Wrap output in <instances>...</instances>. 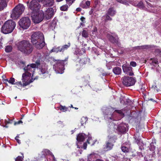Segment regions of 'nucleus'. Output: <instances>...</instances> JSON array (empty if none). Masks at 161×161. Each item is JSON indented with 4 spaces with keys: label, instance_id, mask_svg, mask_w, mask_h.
Returning a JSON list of instances; mask_svg holds the SVG:
<instances>
[{
    "label": "nucleus",
    "instance_id": "obj_44",
    "mask_svg": "<svg viewBox=\"0 0 161 161\" xmlns=\"http://www.w3.org/2000/svg\"><path fill=\"white\" fill-rule=\"evenodd\" d=\"M60 109V110H62L63 112H65L67 111L68 108L65 106L61 105Z\"/></svg>",
    "mask_w": 161,
    "mask_h": 161
},
{
    "label": "nucleus",
    "instance_id": "obj_34",
    "mask_svg": "<svg viewBox=\"0 0 161 161\" xmlns=\"http://www.w3.org/2000/svg\"><path fill=\"white\" fill-rule=\"evenodd\" d=\"M87 121V119L86 117H83L81 118L80 123L81 124V126H83L85 124L86 122Z\"/></svg>",
    "mask_w": 161,
    "mask_h": 161
},
{
    "label": "nucleus",
    "instance_id": "obj_63",
    "mask_svg": "<svg viewBox=\"0 0 161 161\" xmlns=\"http://www.w3.org/2000/svg\"><path fill=\"white\" fill-rule=\"evenodd\" d=\"M155 87H156V86H152V88H153L154 89H155Z\"/></svg>",
    "mask_w": 161,
    "mask_h": 161
},
{
    "label": "nucleus",
    "instance_id": "obj_59",
    "mask_svg": "<svg viewBox=\"0 0 161 161\" xmlns=\"http://www.w3.org/2000/svg\"><path fill=\"white\" fill-rule=\"evenodd\" d=\"M97 30V29L96 28H94V30H93V31L92 33L93 34H94V33H95L96 32Z\"/></svg>",
    "mask_w": 161,
    "mask_h": 161
},
{
    "label": "nucleus",
    "instance_id": "obj_64",
    "mask_svg": "<svg viewBox=\"0 0 161 161\" xmlns=\"http://www.w3.org/2000/svg\"><path fill=\"white\" fill-rule=\"evenodd\" d=\"M63 0H56V1L58 2H59Z\"/></svg>",
    "mask_w": 161,
    "mask_h": 161
},
{
    "label": "nucleus",
    "instance_id": "obj_22",
    "mask_svg": "<svg viewBox=\"0 0 161 161\" xmlns=\"http://www.w3.org/2000/svg\"><path fill=\"white\" fill-rule=\"evenodd\" d=\"M44 47V48L47 49L44 41V36L41 33V49Z\"/></svg>",
    "mask_w": 161,
    "mask_h": 161
},
{
    "label": "nucleus",
    "instance_id": "obj_48",
    "mask_svg": "<svg viewBox=\"0 0 161 161\" xmlns=\"http://www.w3.org/2000/svg\"><path fill=\"white\" fill-rule=\"evenodd\" d=\"M140 46H137L136 47H135L136 48V49H137L138 48L140 47ZM141 47H142L143 48H149L150 47V46L148 45H145V46H141Z\"/></svg>",
    "mask_w": 161,
    "mask_h": 161
},
{
    "label": "nucleus",
    "instance_id": "obj_38",
    "mask_svg": "<svg viewBox=\"0 0 161 161\" xmlns=\"http://www.w3.org/2000/svg\"><path fill=\"white\" fill-rule=\"evenodd\" d=\"M12 49V47L10 46H7L6 47L5 51L7 53L10 52Z\"/></svg>",
    "mask_w": 161,
    "mask_h": 161
},
{
    "label": "nucleus",
    "instance_id": "obj_61",
    "mask_svg": "<svg viewBox=\"0 0 161 161\" xmlns=\"http://www.w3.org/2000/svg\"><path fill=\"white\" fill-rule=\"evenodd\" d=\"M96 161H103L102 159H97Z\"/></svg>",
    "mask_w": 161,
    "mask_h": 161
},
{
    "label": "nucleus",
    "instance_id": "obj_19",
    "mask_svg": "<svg viewBox=\"0 0 161 161\" xmlns=\"http://www.w3.org/2000/svg\"><path fill=\"white\" fill-rule=\"evenodd\" d=\"M47 66L45 63H42L41 65V73L42 74L47 73Z\"/></svg>",
    "mask_w": 161,
    "mask_h": 161
},
{
    "label": "nucleus",
    "instance_id": "obj_50",
    "mask_svg": "<svg viewBox=\"0 0 161 161\" xmlns=\"http://www.w3.org/2000/svg\"><path fill=\"white\" fill-rule=\"evenodd\" d=\"M23 123V122L21 120H19L17 122H14V125H19L20 124H22Z\"/></svg>",
    "mask_w": 161,
    "mask_h": 161
},
{
    "label": "nucleus",
    "instance_id": "obj_52",
    "mask_svg": "<svg viewBox=\"0 0 161 161\" xmlns=\"http://www.w3.org/2000/svg\"><path fill=\"white\" fill-rule=\"evenodd\" d=\"M14 84L18 86L20 85L23 86V84H22L21 81L16 82L15 83H14Z\"/></svg>",
    "mask_w": 161,
    "mask_h": 161
},
{
    "label": "nucleus",
    "instance_id": "obj_49",
    "mask_svg": "<svg viewBox=\"0 0 161 161\" xmlns=\"http://www.w3.org/2000/svg\"><path fill=\"white\" fill-rule=\"evenodd\" d=\"M8 120L7 121L6 120H5V124H12L13 122V120H10L9 119H8Z\"/></svg>",
    "mask_w": 161,
    "mask_h": 161
},
{
    "label": "nucleus",
    "instance_id": "obj_15",
    "mask_svg": "<svg viewBox=\"0 0 161 161\" xmlns=\"http://www.w3.org/2000/svg\"><path fill=\"white\" fill-rule=\"evenodd\" d=\"M122 68L123 71L125 73L130 76L133 75L134 73L132 70V68L128 64H124L122 65Z\"/></svg>",
    "mask_w": 161,
    "mask_h": 161
},
{
    "label": "nucleus",
    "instance_id": "obj_39",
    "mask_svg": "<svg viewBox=\"0 0 161 161\" xmlns=\"http://www.w3.org/2000/svg\"><path fill=\"white\" fill-rule=\"evenodd\" d=\"M149 147L150 151H152L153 153H154V151L155 149V147L153 145V143H151L150 144V145Z\"/></svg>",
    "mask_w": 161,
    "mask_h": 161
},
{
    "label": "nucleus",
    "instance_id": "obj_32",
    "mask_svg": "<svg viewBox=\"0 0 161 161\" xmlns=\"http://www.w3.org/2000/svg\"><path fill=\"white\" fill-rule=\"evenodd\" d=\"M70 43H69L68 44L65 45L62 47H60V51H61V52H63L64 50L67 49L70 46Z\"/></svg>",
    "mask_w": 161,
    "mask_h": 161
},
{
    "label": "nucleus",
    "instance_id": "obj_31",
    "mask_svg": "<svg viewBox=\"0 0 161 161\" xmlns=\"http://www.w3.org/2000/svg\"><path fill=\"white\" fill-rule=\"evenodd\" d=\"M108 38L112 42H116V40L115 37L110 34H108L107 36Z\"/></svg>",
    "mask_w": 161,
    "mask_h": 161
},
{
    "label": "nucleus",
    "instance_id": "obj_35",
    "mask_svg": "<svg viewBox=\"0 0 161 161\" xmlns=\"http://www.w3.org/2000/svg\"><path fill=\"white\" fill-rule=\"evenodd\" d=\"M121 149L122 151L124 153H127L129 151V147L125 146H122L121 147Z\"/></svg>",
    "mask_w": 161,
    "mask_h": 161
},
{
    "label": "nucleus",
    "instance_id": "obj_62",
    "mask_svg": "<svg viewBox=\"0 0 161 161\" xmlns=\"http://www.w3.org/2000/svg\"><path fill=\"white\" fill-rule=\"evenodd\" d=\"M2 43H1V42H0V48H2Z\"/></svg>",
    "mask_w": 161,
    "mask_h": 161
},
{
    "label": "nucleus",
    "instance_id": "obj_41",
    "mask_svg": "<svg viewBox=\"0 0 161 161\" xmlns=\"http://www.w3.org/2000/svg\"><path fill=\"white\" fill-rule=\"evenodd\" d=\"M56 26V23L55 22H53L50 25V29L52 30L54 29Z\"/></svg>",
    "mask_w": 161,
    "mask_h": 161
},
{
    "label": "nucleus",
    "instance_id": "obj_17",
    "mask_svg": "<svg viewBox=\"0 0 161 161\" xmlns=\"http://www.w3.org/2000/svg\"><path fill=\"white\" fill-rule=\"evenodd\" d=\"M40 12L32 13L31 17L32 21L35 23H39L40 22Z\"/></svg>",
    "mask_w": 161,
    "mask_h": 161
},
{
    "label": "nucleus",
    "instance_id": "obj_6",
    "mask_svg": "<svg viewBox=\"0 0 161 161\" xmlns=\"http://www.w3.org/2000/svg\"><path fill=\"white\" fill-rule=\"evenodd\" d=\"M40 32H34L31 37V42L36 48L40 49Z\"/></svg>",
    "mask_w": 161,
    "mask_h": 161
},
{
    "label": "nucleus",
    "instance_id": "obj_37",
    "mask_svg": "<svg viewBox=\"0 0 161 161\" xmlns=\"http://www.w3.org/2000/svg\"><path fill=\"white\" fill-rule=\"evenodd\" d=\"M82 35L84 37H87L88 36V32L85 30H83L82 33Z\"/></svg>",
    "mask_w": 161,
    "mask_h": 161
},
{
    "label": "nucleus",
    "instance_id": "obj_4",
    "mask_svg": "<svg viewBox=\"0 0 161 161\" xmlns=\"http://www.w3.org/2000/svg\"><path fill=\"white\" fill-rule=\"evenodd\" d=\"M25 8L22 4H19L13 10L11 14V17L13 19L19 18L24 12Z\"/></svg>",
    "mask_w": 161,
    "mask_h": 161
},
{
    "label": "nucleus",
    "instance_id": "obj_20",
    "mask_svg": "<svg viewBox=\"0 0 161 161\" xmlns=\"http://www.w3.org/2000/svg\"><path fill=\"white\" fill-rule=\"evenodd\" d=\"M47 155H50L53 157L54 160L55 159V158L54 157V156L53 155L52 153L48 149H44L42 151V157H43Z\"/></svg>",
    "mask_w": 161,
    "mask_h": 161
},
{
    "label": "nucleus",
    "instance_id": "obj_25",
    "mask_svg": "<svg viewBox=\"0 0 161 161\" xmlns=\"http://www.w3.org/2000/svg\"><path fill=\"white\" fill-rule=\"evenodd\" d=\"M116 13V11L113 8H110L108 10L107 14L111 16H114Z\"/></svg>",
    "mask_w": 161,
    "mask_h": 161
},
{
    "label": "nucleus",
    "instance_id": "obj_46",
    "mask_svg": "<svg viewBox=\"0 0 161 161\" xmlns=\"http://www.w3.org/2000/svg\"><path fill=\"white\" fill-rule=\"evenodd\" d=\"M86 58H82L80 60V63L81 64H85L86 62Z\"/></svg>",
    "mask_w": 161,
    "mask_h": 161
},
{
    "label": "nucleus",
    "instance_id": "obj_45",
    "mask_svg": "<svg viewBox=\"0 0 161 161\" xmlns=\"http://www.w3.org/2000/svg\"><path fill=\"white\" fill-rule=\"evenodd\" d=\"M136 63L134 61H131L130 63V65L133 67H136Z\"/></svg>",
    "mask_w": 161,
    "mask_h": 161
},
{
    "label": "nucleus",
    "instance_id": "obj_42",
    "mask_svg": "<svg viewBox=\"0 0 161 161\" xmlns=\"http://www.w3.org/2000/svg\"><path fill=\"white\" fill-rule=\"evenodd\" d=\"M90 5V2L89 1H87L86 2V5L82 6L81 7L83 8H89Z\"/></svg>",
    "mask_w": 161,
    "mask_h": 161
},
{
    "label": "nucleus",
    "instance_id": "obj_43",
    "mask_svg": "<svg viewBox=\"0 0 161 161\" xmlns=\"http://www.w3.org/2000/svg\"><path fill=\"white\" fill-rule=\"evenodd\" d=\"M75 1V0H66L67 4L69 6H70Z\"/></svg>",
    "mask_w": 161,
    "mask_h": 161
},
{
    "label": "nucleus",
    "instance_id": "obj_30",
    "mask_svg": "<svg viewBox=\"0 0 161 161\" xmlns=\"http://www.w3.org/2000/svg\"><path fill=\"white\" fill-rule=\"evenodd\" d=\"M85 49L84 48L81 49V50H80V49H76L75 53L76 54V55L77 54H82L83 53H85Z\"/></svg>",
    "mask_w": 161,
    "mask_h": 161
},
{
    "label": "nucleus",
    "instance_id": "obj_21",
    "mask_svg": "<svg viewBox=\"0 0 161 161\" xmlns=\"http://www.w3.org/2000/svg\"><path fill=\"white\" fill-rule=\"evenodd\" d=\"M121 69L118 67H115L113 69V72L115 75H119L121 73Z\"/></svg>",
    "mask_w": 161,
    "mask_h": 161
},
{
    "label": "nucleus",
    "instance_id": "obj_36",
    "mask_svg": "<svg viewBox=\"0 0 161 161\" xmlns=\"http://www.w3.org/2000/svg\"><path fill=\"white\" fill-rule=\"evenodd\" d=\"M103 19L105 22L108 20H112L111 18L107 14V15L104 16L103 17Z\"/></svg>",
    "mask_w": 161,
    "mask_h": 161
},
{
    "label": "nucleus",
    "instance_id": "obj_23",
    "mask_svg": "<svg viewBox=\"0 0 161 161\" xmlns=\"http://www.w3.org/2000/svg\"><path fill=\"white\" fill-rule=\"evenodd\" d=\"M131 4L134 6L143 9L144 8V5L142 1H140L137 4L132 3L131 1Z\"/></svg>",
    "mask_w": 161,
    "mask_h": 161
},
{
    "label": "nucleus",
    "instance_id": "obj_5",
    "mask_svg": "<svg viewBox=\"0 0 161 161\" xmlns=\"http://www.w3.org/2000/svg\"><path fill=\"white\" fill-rule=\"evenodd\" d=\"M40 0H32L30 3L29 1L27 2L28 9L31 10L32 13L40 12Z\"/></svg>",
    "mask_w": 161,
    "mask_h": 161
},
{
    "label": "nucleus",
    "instance_id": "obj_13",
    "mask_svg": "<svg viewBox=\"0 0 161 161\" xmlns=\"http://www.w3.org/2000/svg\"><path fill=\"white\" fill-rule=\"evenodd\" d=\"M31 76V74L30 73H26L25 72L23 74L21 80L23 83V86H26L33 82L32 79L29 80Z\"/></svg>",
    "mask_w": 161,
    "mask_h": 161
},
{
    "label": "nucleus",
    "instance_id": "obj_3",
    "mask_svg": "<svg viewBox=\"0 0 161 161\" xmlns=\"http://www.w3.org/2000/svg\"><path fill=\"white\" fill-rule=\"evenodd\" d=\"M106 111L107 113V114L105 115L104 117L105 119L108 121H109L110 120H112L114 119L115 112H116L119 114L121 118H123L124 116V115L123 112V109L115 110L114 111V109L113 108H111L107 109Z\"/></svg>",
    "mask_w": 161,
    "mask_h": 161
},
{
    "label": "nucleus",
    "instance_id": "obj_11",
    "mask_svg": "<svg viewBox=\"0 0 161 161\" xmlns=\"http://www.w3.org/2000/svg\"><path fill=\"white\" fill-rule=\"evenodd\" d=\"M54 14V10L52 8H48L42 14L41 13V21L43 19L46 20L50 19Z\"/></svg>",
    "mask_w": 161,
    "mask_h": 161
},
{
    "label": "nucleus",
    "instance_id": "obj_2",
    "mask_svg": "<svg viewBox=\"0 0 161 161\" xmlns=\"http://www.w3.org/2000/svg\"><path fill=\"white\" fill-rule=\"evenodd\" d=\"M16 24L12 20H10L5 22L1 28V31L5 34L12 32L15 27Z\"/></svg>",
    "mask_w": 161,
    "mask_h": 161
},
{
    "label": "nucleus",
    "instance_id": "obj_18",
    "mask_svg": "<svg viewBox=\"0 0 161 161\" xmlns=\"http://www.w3.org/2000/svg\"><path fill=\"white\" fill-rule=\"evenodd\" d=\"M41 3L43 4V7H50L53 4V0H41Z\"/></svg>",
    "mask_w": 161,
    "mask_h": 161
},
{
    "label": "nucleus",
    "instance_id": "obj_16",
    "mask_svg": "<svg viewBox=\"0 0 161 161\" xmlns=\"http://www.w3.org/2000/svg\"><path fill=\"white\" fill-rule=\"evenodd\" d=\"M109 129L108 130L109 135L108 136V141L112 143H114L115 142L116 140L117 139V136L114 134H112L115 132H114L110 129V127L109 126Z\"/></svg>",
    "mask_w": 161,
    "mask_h": 161
},
{
    "label": "nucleus",
    "instance_id": "obj_8",
    "mask_svg": "<svg viewBox=\"0 0 161 161\" xmlns=\"http://www.w3.org/2000/svg\"><path fill=\"white\" fill-rule=\"evenodd\" d=\"M36 63V64H28L23 69L25 72L30 73L31 74V75H32V79H33V76L36 68H38L40 64V60H37Z\"/></svg>",
    "mask_w": 161,
    "mask_h": 161
},
{
    "label": "nucleus",
    "instance_id": "obj_58",
    "mask_svg": "<svg viewBox=\"0 0 161 161\" xmlns=\"http://www.w3.org/2000/svg\"><path fill=\"white\" fill-rule=\"evenodd\" d=\"M85 18L83 17H81L80 19L81 20V21L83 22L85 21Z\"/></svg>",
    "mask_w": 161,
    "mask_h": 161
},
{
    "label": "nucleus",
    "instance_id": "obj_53",
    "mask_svg": "<svg viewBox=\"0 0 161 161\" xmlns=\"http://www.w3.org/2000/svg\"><path fill=\"white\" fill-rule=\"evenodd\" d=\"M93 156V155L90 154L89 156L88 157V161H91L90 159H91V158Z\"/></svg>",
    "mask_w": 161,
    "mask_h": 161
},
{
    "label": "nucleus",
    "instance_id": "obj_51",
    "mask_svg": "<svg viewBox=\"0 0 161 161\" xmlns=\"http://www.w3.org/2000/svg\"><path fill=\"white\" fill-rule=\"evenodd\" d=\"M158 61L157 59H153L152 61V63H154L155 64H158Z\"/></svg>",
    "mask_w": 161,
    "mask_h": 161
},
{
    "label": "nucleus",
    "instance_id": "obj_40",
    "mask_svg": "<svg viewBox=\"0 0 161 161\" xmlns=\"http://www.w3.org/2000/svg\"><path fill=\"white\" fill-rule=\"evenodd\" d=\"M68 4H65L63 5L60 7V10L62 11H65L67 10L68 8Z\"/></svg>",
    "mask_w": 161,
    "mask_h": 161
},
{
    "label": "nucleus",
    "instance_id": "obj_10",
    "mask_svg": "<svg viewBox=\"0 0 161 161\" xmlns=\"http://www.w3.org/2000/svg\"><path fill=\"white\" fill-rule=\"evenodd\" d=\"M65 61L59 60L56 64L53 66V68L57 74H62L63 73L64 68V62Z\"/></svg>",
    "mask_w": 161,
    "mask_h": 161
},
{
    "label": "nucleus",
    "instance_id": "obj_56",
    "mask_svg": "<svg viewBox=\"0 0 161 161\" xmlns=\"http://www.w3.org/2000/svg\"><path fill=\"white\" fill-rule=\"evenodd\" d=\"M83 148L84 149H86L87 147V144L86 143H83Z\"/></svg>",
    "mask_w": 161,
    "mask_h": 161
},
{
    "label": "nucleus",
    "instance_id": "obj_1",
    "mask_svg": "<svg viewBox=\"0 0 161 161\" xmlns=\"http://www.w3.org/2000/svg\"><path fill=\"white\" fill-rule=\"evenodd\" d=\"M15 45L18 50L26 55L31 53L34 49L33 45L29 41L26 40L16 42Z\"/></svg>",
    "mask_w": 161,
    "mask_h": 161
},
{
    "label": "nucleus",
    "instance_id": "obj_47",
    "mask_svg": "<svg viewBox=\"0 0 161 161\" xmlns=\"http://www.w3.org/2000/svg\"><path fill=\"white\" fill-rule=\"evenodd\" d=\"M23 158L21 156H18L15 159V161H23Z\"/></svg>",
    "mask_w": 161,
    "mask_h": 161
},
{
    "label": "nucleus",
    "instance_id": "obj_60",
    "mask_svg": "<svg viewBox=\"0 0 161 161\" xmlns=\"http://www.w3.org/2000/svg\"><path fill=\"white\" fill-rule=\"evenodd\" d=\"M81 10V9L80 8H76V10L77 11H80Z\"/></svg>",
    "mask_w": 161,
    "mask_h": 161
},
{
    "label": "nucleus",
    "instance_id": "obj_33",
    "mask_svg": "<svg viewBox=\"0 0 161 161\" xmlns=\"http://www.w3.org/2000/svg\"><path fill=\"white\" fill-rule=\"evenodd\" d=\"M4 82H8L9 83L12 84H14V82H15V79L14 78L11 77L10 78L9 80L7 79H4Z\"/></svg>",
    "mask_w": 161,
    "mask_h": 161
},
{
    "label": "nucleus",
    "instance_id": "obj_26",
    "mask_svg": "<svg viewBox=\"0 0 161 161\" xmlns=\"http://www.w3.org/2000/svg\"><path fill=\"white\" fill-rule=\"evenodd\" d=\"M113 146V143L108 142L106 143L105 148L107 150H109L112 148Z\"/></svg>",
    "mask_w": 161,
    "mask_h": 161
},
{
    "label": "nucleus",
    "instance_id": "obj_57",
    "mask_svg": "<svg viewBox=\"0 0 161 161\" xmlns=\"http://www.w3.org/2000/svg\"><path fill=\"white\" fill-rule=\"evenodd\" d=\"M85 77H86V80H85L88 81L90 79V76L88 75L86 76Z\"/></svg>",
    "mask_w": 161,
    "mask_h": 161
},
{
    "label": "nucleus",
    "instance_id": "obj_14",
    "mask_svg": "<svg viewBox=\"0 0 161 161\" xmlns=\"http://www.w3.org/2000/svg\"><path fill=\"white\" fill-rule=\"evenodd\" d=\"M86 137V136L83 133H80L78 135L76 138V145L77 148H80L82 147V146L81 145L82 142Z\"/></svg>",
    "mask_w": 161,
    "mask_h": 161
},
{
    "label": "nucleus",
    "instance_id": "obj_54",
    "mask_svg": "<svg viewBox=\"0 0 161 161\" xmlns=\"http://www.w3.org/2000/svg\"><path fill=\"white\" fill-rule=\"evenodd\" d=\"M112 63V62H110V63H108L107 64L106 66L108 67V69H110L111 68V67H109L108 66L110 64H111Z\"/></svg>",
    "mask_w": 161,
    "mask_h": 161
},
{
    "label": "nucleus",
    "instance_id": "obj_12",
    "mask_svg": "<svg viewBox=\"0 0 161 161\" xmlns=\"http://www.w3.org/2000/svg\"><path fill=\"white\" fill-rule=\"evenodd\" d=\"M121 80L123 84L126 86H133L136 81L134 78L129 76H124L122 78Z\"/></svg>",
    "mask_w": 161,
    "mask_h": 161
},
{
    "label": "nucleus",
    "instance_id": "obj_7",
    "mask_svg": "<svg viewBox=\"0 0 161 161\" xmlns=\"http://www.w3.org/2000/svg\"><path fill=\"white\" fill-rule=\"evenodd\" d=\"M110 127V129L114 132H116V131L118 130L121 132H125L126 130V128L127 127V125L122 123L120 124L119 126L116 125V123H114L113 122H110L109 125V126Z\"/></svg>",
    "mask_w": 161,
    "mask_h": 161
},
{
    "label": "nucleus",
    "instance_id": "obj_55",
    "mask_svg": "<svg viewBox=\"0 0 161 161\" xmlns=\"http://www.w3.org/2000/svg\"><path fill=\"white\" fill-rule=\"evenodd\" d=\"M18 136H16L15 138V140H16L17 142L18 143H20V141L19 140V139H18V138H17V137H18Z\"/></svg>",
    "mask_w": 161,
    "mask_h": 161
},
{
    "label": "nucleus",
    "instance_id": "obj_24",
    "mask_svg": "<svg viewBox=\"0 0 161 161\" xmlns=\"http://www.w3.org/2000/svg\"><path fill=\"white\" fill-rule=\"evenodd\" d=\"M6 6L5 0H0V10H3Z\"/></svg>",
    "mask_w": 161,
    "mask_h": 161
},
{
    "label": "nucleus",
    "instance_id": "obj_27",
    "mask_svg": "<svg viewBox=\"0 0 161 161\" xmlns=\"http://www.w3.org/2000/svg\"><path fill=\"white\" fill-rule=\"evenodd\" d=\"M116 1L118 2L125 5H128L129 3H131V1L130 0H116Z\"/></svg>",
    "mask_w": 161,
    "mask_h": 161
},
{
    "label": "nucleus",
    "instance_id": "obj_9",
    "mask_svg": "<svg viewBox=\"0 0 161 161\" xmlns=\"http://www.w3.org/2000/svg\"><path fill=\"white\" fill-rule=\"evenodd\" d=\"M18 23L20 26L24 29H28L31 24V20L28 17H22Z\"/></svg>",
    "mask_w": 161,
    "mask_h": 161
},
{
    "label": "nucleus",
    "instance_id": "obj_29",
    "mask_svg": "<svg viewBox=\"0 0 161 161\" xmlns=\"http://www.w3.org/2000/svg\"><path fill=\"white\" fill-rule=\"evenodd\" d=\"M87 137L88 139L87 140V142L88 144H90L91 146H92L94 144L95 142L92 139L91 135L89 134Z\"/></svg>",
    "mask_w": 161,
    "mask_h": 161
},
{
    "label": "nucleus",
    "instance_id": "obj_28",
    "mask_svg": "<svg viewBox=\"0 0 161 161\" xmlns=\"http://www.w3.org/2000/svg\"><path fill=\"white\" fill-rule=\"evenodd\" d=\"M61 48L60 47H56L55 46L50 51V53L52 52L58 53V52H61L60 51Z\"/></svg>",
    "mask_w": 161,
    "mask_h": 161
}]
</instances>
